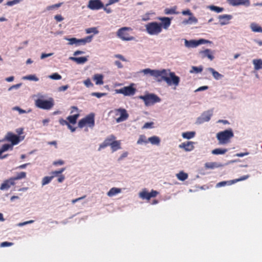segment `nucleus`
Segmentation results:
<instances>
[{"label":"nucleus","mask_w":262,"mask_h":262,"mask_svg":"<svg viewBox=\"0 0 262 262\" xmlns=\"http://www.w3.org/2000/svg\"><path fill=\"white\" fill-rule=\"evenodd\" d=\"M53 54V53H49V54H46V53H42L41 55V59H44L46 57H49L51 56Z\"/></svg>","instance_id":"nucleus-62"},{"label":"nucleus","mask_w":262,"mask_h":262,"mask_svg":"<svg viewBox=\"0 0 262 262\" xmlns=\"http://www.w3.org/2000/svg\"><path fill=\"white\" fill-rule=\"evenodd\" d=\"M58 177L57 181L59 183H62L65 179V177L63 174H60Z\"/></svg>","instance_id":"nucleus-58"},{"label":"nucleus","mask_w":262,"mask_h":262,"mask_svg":"<svg viewBox=\"0 0 262 262\" xmlns=\"http://www.w3.org/2000/svg\"><path fill=\"white\" fill-rule=\"evenodd\" d=\"M6 138L8 141L11 142L12 145L17 144L20 141L19 137L12 133H8L7 135Z\"/></svg>","instance_id":"nucleus-19"},{"label":"nucleus","mask_w":262,"mask_h":262,"mask_svg":"<svg viewBox=\"0 0 262 262\" xmlns=\"http://www.w3.org/2000/svg\"><path fill=\"white\" fill-rule=\"evenodd\" d=\"M95 125L94 114L91 113L85 118L79 120L78 122V126L83 128L84 126L88 125L90 127H93Z\"/></svg>","instance_id":"nucleus-8"},{"label":"nucleus","mask_w":262,"mask_h":262,"mask_svg":"<svg viewBox=\"0 0 262 262\" xmlns=\"http://www.w3.org/2000/svg\"><path fill=\"white\" fill-rule=\"evenodd\" d=\"M68 88H69V86L68 85L61 86L58 88V90L59 91H64L67 90Z\"/></svg>","instance_id":"nucleus-61"},{"label":"nucleus","mask_w":262,"mask_h":262,"mask_svg":"<svg viewBox=\"0 0 262 262\" xmlns=\"http://www.w3.org/2000/svg\"><path fill=\"white\" fill-rule=\"evenodd\" d=\"M33 222H34L33 220H30V221L24 222H23V223H19L18 224V226L21 227V226L26 225L27 224H29L33 223Z\"/></svg>","instance_id":"nucleus-53"},{"label":"nucleus","mask_w":262,"mask_h":262,"mask_svg":"<svg viewBox=\"0 0 262 262\" xmlns=\"http://www.w3.org/2000/svg\"><path fill=\"white\" fill-rule=\"evenodd\" d=\"M23 78L24 79L33 80L35 81H37L39 80V79L35 75H27L25 76Z\"/></svg>","instance_id":"nucleus-42"},{"label":"nucleus","mask_w":262,"mask_h":262,"mask_svg":"<svg viewBox=\"0 0 262 262\" xmlns=\"http://www.w3.org/2000/svg\"><path fill=\"white\" fill-rule=\"evenodd\" d=\"M227 2L230 5L232 6L244 5L248 7L250 5L249 0H227Z\"/></svg>","instance_id":"nucleus-16"},{"label":"nucleus","mask_w":262,"mask_h":262,"mask_svg":"<svg viewBox=\"0 0 262 262\" xmlns=\"http://www.w3.org/2000/svg\"><path fill=\"white\" fill-rule=\"evenodd\" d=\"M234 136V134L231 129H228L222 132H220L216 134V138L220 145L226 144L230 142V139Z\"/></svg>","instance_id":"nucleus-3"},{"label":"nucleus","mask_w":262,"mask_h":262,"mask_svg":"<svg viewBox=\"0 0 262 262\" xmlns=\"http://www.w3.org/2000/svg\"><path fill=\"white\" fill-rule=\"evenodd\" d=\"M13 110L17 111L20 114L27 113V112L25 110L21 109L18 106L14 107L13 108Z\"/></svg>","instance_id":"nucleus-52"},{"label":"nucleus","mask_w":262,"mask_h":262,"mask_svg":"<svg viewBox=\"0 0 262 262\" xmlns=\"http://www.w3.org/2000/svg\"><path fill=\"white\" fill-rule=\"evenodd\" d=\"M115 139H116V137L113 135H111L110 136H108V137H107L104 140L103 142L100 145L99 148V150H100L101 149L104 148L108 146H111V144H112V143L114 141V140Z\"/></svg>","instance_id":"nucleus-17"},{"label":"nucleus","mask_w":262,"mask_h":262,"mask_svg":"<svg viewBox=\"0 0 262 262\" xmlns=\"http://www.w3.org/2000/svg\"><path fill=\"white\" fill-rule=\"evenodd\" d=\"M154 124V123L152 122H146L144 124L143 126L142 127V128H148L152 127V125Z\"/></svg>","instance_id":"nucleus-51"},{"label":"nucleus","mask_w":262,"mask_h":262,"mask_svg":"<svg viewBox=\"0 0 262 262\" xmlns=\"http://www.w3.org/2000/svg\"><path fill=\"white\" fill-rule=\"evenodd\" d=\"M209 8L211 10L215 11L217 13L222 12L224 10V8H223L219 7L213 6V5L210 6L209 7Z\"/></svg>","instance_id":"nucleus-40"},{"label":"nucleus","mask_w":262,"mask_h":262,"mask_svg":"<svg viewBox=\"0 0 262 262\" xmlns=\"http://www.w3.org/2000/svg\"><path fill=\"white\" fill-rule=\"evenodd\" d=\"M111 148L113 152H114L121 148V143L120 141L114 140L111 145Z\"/></svg>","instance_id":"nucleus-26"},{"label":"nucleus","mask_w":262,"mask_h":262,"mask_svg":"<svg viewBox=\"0 0 262 262\" xmlns=\"http://www.w3.org/2000/svg\"><path fill=\"white\" fill-rule=\"evenodd\" d=\"M194 132H187L185 133H183L182 135L183 138L190 139L193 138L195 136Z\"/></svg>","instance_id":"nucleus-32"},{"label":"nucleus","mask_w":262,"mask_h":262,"mask_svg":"<svg viewBox=\"0 0 262 262\" xmlns=\"http://www.w3.org/2000/svg\"><path fill=\"white\" fill-rule=\"evenodd\" d=\"M21 85V83H19V84H15V85H13L12 86H11L9 89V90L10 91L13 89H18L19 88Z\"/></svg>","instance_id":"nucleus-63"},{"label":"nucleus","mask_w":262,"mask_h":262,"mask_svg":"<svg viewBox=\"0 0 262 262\" xmlns=\"http://www.w3.org/2000/svg\"><path fill=\"white\" fill-rule=\"evenodd\" d=\"M9 149H13V145L8 144H4L2 148L0 149V155H2L4 152L9 150Z\"/></svg>","instance_id":"nucleus-37"},{"label":"nucleus","mask_w":262,"mask_h":262,"mask_svg":"<svg viewBox=\"0 0 262 262\" xmlns=\"http://www.w3.org/2000/svg\"><path fill=\"white\" fill-rule=\"evenodd\" d=\"M19 2H20L19 0H13L11 1H8L6 3V5H7L8 6H13L15 4L19 3Z\"/></svg>","instance_id":"nucleus-48"},{"label":"nucleus","mask_w":262,"mask_h":262,"mask_svg":"<svg viewBox=\"0 0 262 262\" xmlns=\"http://www.w3.org/2000/svg\"><path fill=\"white\" fill-rule=\"evenodd\" d=\"M203 58L208 57L210 60H212L214 59V56L212 54L211 51L209 49H206L200 52Z\"/></svg>","instance_id":"nucleus-23"},{"label":"nucleus","mask_w":262,"mask_h":262,"mask_svg":"<svg viewBox=\"0 0 262 262\" xmlns=\"http://www.w3.org/2000/svg\"><path fill=\"white\" fill-rule=\"evenodd\" d=\"M26 177V172L22 171L17 174L15 177H12L13 181L15 182L16 180L24 179Z\"/></svg>","instance_id":"nucleus-33"},{"label":"nucleus","mask_w":262,"mask_h":262,"mask_svg":"<svg viewBox=\"0 0 262 262\" xmlns=\"http://www.w3.org/2000/svg\"><path fill=\"white\" fill-rule=\"evenodd\" d=\"M139 98L143 100L146 106L153 105L161 101V99L154 94H148L144 96H140Z\"/></svg>","instance_id":"nucleus-5"},{"label":"nucleus","mask_w":262,"mask_h":262,"mask_svg":"<svg viewBox=\"0 0 262 262\" xmlns=\"http://www.w3.org/2000/svg\"><path fill=\"white\" fill-rule=\"evenodd\" d=\"M150 142L152 145H159L160 142V138L157 136H152L148 139V142Z\"/></svg>","instance_id":"nucleus-30"},{"label":"nucleus","mask_w":262,"mask_h":262,"mask_svg":"<svg viewBox=\"0 0 262 262\" xmlns=\"http://www.w3.org/2000/svg\"><path fill=\"white\" fill-rule=\"evenodd\" d=\"M250 28L251 30L254 32L262 33V28L255 23H252L251 24Z\"/></svg>","instance_id":"nucleus-27"},{"label":"nucleus","mask_w":262,"mask_h":262,"mask_svg":"<svg viewBox=\"0 0 262 262\" xmlns=\"http://www.w3.org/2000/svg\"><path fill=\"white\" fill-rule=\"evenodd\" d=\"M54 18L57 21H61L63 20V17L61 15H56L54 16Z\"/></svg>","instance_id":"nucleus-56"},{"label":"nucleus","mask_w":262,"mask_h":262,"mask_svg":"<svg viewBox=\"0 0 262 262\" xmlns=\"http://www.w3.org/2000/svg\"><path fill=\"white\" fill-rule=\"evenodd\" d=\"M133 29L130 27H124L119 29L117 32V36L124 41H130L135 40V37L130 35L129 32Z\"/></svg>","instance_id":"nucleus-4"},{"label":"nucleus","mask_w":262,"mask_h":262,"mask_svg":"<svg viewBox=\"0 0 262 262\" xmlns=\"http://www.w3.org/2000/svg\"><path fill=\"white\" fill-rule=\"evenodd\" d=\"M216 163L215 162H208L205 163V166L206 168L213 169L216 167Z\"/></svg>","instance_id":"nucleus-44"},{"label":"nucleus","mask_w":262,"mask_h":262,"mask_svg":"<svg viewBox=\"0 0 262 262\" xmlns=\"http://www.w3.org/2000/svg\"><path fill=\"white\" fill-rule=\"evenodd\" d=\"M70 59L78 64H83L88 61V58L86 57H71Z\"/></svg>","instance_id":"nucleus-24"},{"label":"nucleus","mask_w":262,"mask_h":262,"mask_svg":"<svg viewBox=\"0 0 262 262\" xmlns=\"http://www.w3.org/2000/svg\"><path fill=\"white\" fill-rule=\"evenodd\" d=\"M161 23L156 21L149 23L145 25L146 32L151 35H157L162 31V28L167 30L171 25L172 18L168 17H159Z\"/></svg>","instance_id":"nucleus-2"},{"label":"nucleus","mask_w":262,"mask_h":262,"mask_svg":"<svg viewBox=\"0 0 262 262\" xmlns=\"http://www.w3.org/2000/svg\"><path fill=\"white\" fill-rule=\"evenodd\" d=\"M52 179L53 177H45L44 178H43L41 181L42 185H45L49 184L52 181Z\"/></svg>","instance_id":"nucleus-41"},{"label":"nucleus","mask_w":262,"mask_h":262,"mask_svg":"<svg viewBox=\"0 0 262 262\" xmlns=\"http://www.w3.org/2000/svg\"><path fill=\"white\" fill-rule=\"evenodd\" d=\"M115 64L118 68H122L123 67L122 64L119 61H116Z\"/></svg>","instance_id":"nucleus-64"},{"label":"nucleus","mask_w":262,"mask_h":262,"mask_svg":"<svg viewBox=\"0 0 262 262\" xmlns=\"http://www.w3.org/2000/svg\"><path fill=\"white\" fill-rule=\"evenodd\" d=\"M249 177V175L244 176L241 177V178L238 179H235L234 180H230V181H222L216 184L217 187H221L223 186H225L226 185H232L235 183H237L239 181H244L246 179H247Z\"/></svg>","instance_id":"nucleus-11"},{"label":"nucleus","mask_w":262,"mask_h":262,"mask_svg":"<svg viewBox=\"0 0 262 262\" xmlns=\"http://www.w3.org/2000/svg\"><path fill=\"white\" fill-rule=\"evenodd\" d=\"M203 71V68L201 66V67H194V66H193L192 67V69L190 70V73H201L202 71Z\"/></svg>","instance_id":"nucleus-43"},{"label":"nucleus","mask_w":262,"mask_h":262,"mask_svg":"<svg viewBox=\"0 0 262 262\" xmlns=\"http://www.w3.org/2000/svg\"><path fill=\"white\" fill-rule=\"evenodd\" d=\"M159 192L154 190H152L151 192H148L146 189H144L142 191L139 193V196L143 199H146L149 200L151 198L156 197Z\"/></svg>","instance_id":"nucleus-13"},{"label":"nucleus","mask_w":262,"mask_h":262,"mask_svg":"<svg viewBox=\"0 0 262 262\" xmlns=\"http://www.w3.org/2000/svg\"><path fill=\"white\" fill-rule=\"evenodd\" d=\"M64 162L63 160H57V161H55L53 162V165H62L63 164H64Z\"/></svg>","instance_id":"nucleus-54"},{"label":"nucleus","mask_w":262,"mask_h":262,"mask_svg":"<svg viewBox=\"0 0 262 262\" xmlns=\"http://www.w3.org/2000/svg\"><path fill=\"white\" fill-rule=\"evenodd\" d=\"M115 57L119 58V59H120L122 61H126V59H125V58L121 54H116L115 55Z\"/></svg>","instance_id":"nucleus-60"},{"label":"nucleus","mask_w":262,"mask_h":262,"mask_svg":"<svg viewBox=\"0 0 262 262\" xmlns=\"http://www.w3.org/2000/svg\"><path fill=\"white\" fill-rule=\"evenodd\" d=\"M193 144L194 142L192 141H187L180 144L179 145V147L184 149L186 151H190L192 150L194 148Z\"/></svg>","instance_id":"nucleus-20"},{"label":"nucleus","mask_w":262,"mask_h":262,"mask_svg":"<svg viewBox=\"0 0 262 262\" xmlns=\"http://www.w3.org/2000/svg\"><path fill=\"white\" fill-rule=\"evenodd\" d=\"M86 33L88 34H90L91 33H93L94 34H97L98 33V31L97 30L96 28L93 27V28H89L86 29L85 30Z\"/></svg>","instance_id":"nucleus-46"},{"label":"nucleus","mask_w":262,"mask_h":262,"mask_svg":"<svg viewBox=\"0 0 262 262\" xmlns=\"http://www.w3.org/2000/svg\"><path fill=\"white\" fill-rule=\"evenodd\" d=\"M15 184V183L13 181V179L10 178L4 181L0 187V189L2 190H7L10 188L11 186H13Z\"/></svg>","instance_id":"nucleus-22"},{"label":"nucleus","mask_w":262,"mask_h":262,"mask_svg":"<svg viewBox=\"0 0 262 262\" xmlns=\"http://www.w3.org/2000/svg\"><path fill=\"white\" fill-rule=\"evenodd\" d=\"M61 4H62V3H58V4H56L55 5H53L50 6L49 7L48 9H52L58 8L61 5Z\"/></svg>","instance_id":"nucleus-59"},{"label":"nucleus","mask_w":262,"mask_h":262,"mask_svg":"<svg viewBox=\"0 0 262 262\" xmlns=\"http://www.w3.org/2000/svg\"><path fill=\"white\" fill-rule=\"evenodd\" d=\"M207 42V40L204 39H201L198 40H187V39H185V46L187 48H194L200 45L205 43Z\"/></svg>","instance_id":"nucleus-14"},{"label":"nucleus","mask_w":262,"mask_h":262,"mask_svg":"<svg viewBox=\"0 0 262 262\" xmlns=\"http://www.w3.org/2000/svg\"><path fill=\"white\" fill-rule=\"evenodd\" d=\"M104 5L101 0H90L88 7L91 10H99L103 8Z\"/></svg>","instance_id":"nucleus-12"},{"label":"nucleus","mask_w":262,"mask_h":262,"mask_svg":"<svg viewBox=\"0 0 262 262\" xmlns=\"http://www.w3.org/2000/svg\"><path fill=\"white\" fill-rule=\"evenodd\" d=\"M78 116V114L69 116L67 117V120L69 121L70 123L72 124H75Z\"/></svg>","instance_id":"nucleus-38"},{"label":"nucleus","mask_w":262,"mask_h":262,"mask_svg":"<svg viewBox=\"0 0 262 262\" xmlns=\"http://www.w3.org/2000/svg\"><path fill=\"white\" fill-rule=\"evenodd\" d=\"M121 192V189L120 188L113 187L107 193V195L110 197H112L118 193H119Z\"/></svg>","instance_id":"nucleus-25"},{"label":"nucleus","mask_w":262,"mask_h":262,"mask_svg":"<svg viewBox=\"0 0 262 262\" xmlns=\"http://www.w3.org/2000/svg\"><path fill=\"white\" fill-rule=\"evenodd\" d=\"M92 36H89L84 38L77 39L73 37L67 39L69 41L68 44L69 45H75L76 46H79L81 45H84L87 42H90L92 40Z\"/></svg>","instance_id":"nucleus-9"},{"label":"nucleus","mask_w":262,"mask_h":262,"mask_svg":"<svg viewBox=\"0 0 262 262\" xmlns=\"http://www.w3.org/2000/svg\"><path fill=\"white\" fill-rule=\"evenodd\" d=\"M208 71L212 73L213 77L216 80H219L223 77L222 75L220 74L218 72L215 71L214 69L212 68H209L208 69Z\"/></svg>","instance_id":"nucleus-29"},{"label":"nucleus","mask_w":262,"mask_h":262,"mask_svg":"<svg viewBox=\"0 0 262 262\" xmlns=\"http://www.w3.org/2000/svg\"><path fill=\"white\" fill-rule=\"evenodd\" d=\"M51 177H53V179L54 177H57V176H59L60 174L59 173L58 170H55V171H52L51 172Z\"/></svg>","instance_id":"nucleus-55"},{"label":"nucleus","mask_w":262,"mask_h":262,"mask_svg":"<svg viewBox=\"0 0 262 262\" xmlns=\"http://www.w3.org/2000/svg\"><path fill=\"white\" fill-rule=\"evenodd\" d=\"M252 62L255 70H258L262 69V59H254Z\"/></svg>","instance_id":"nucleus-28"},{"label":"nucleus","mask_w":262,"mask_h":262,"mask_svg":"<svg viewBox=\"0 0 262 262\" xmlns=\"http://www.w3.org/2000/svg\"><path fill=\"white\" fill-rule=\"evenodd\" d=\"M176 7H173L171 8H166L164 10V13L167 15L178 14V12H176Z\"/></svg>","instance_id":"nucleus-35"},{"label":"nucleus","mask_w":262,"mask_h":262,"mask_svg":"<svg viewBox=\"0 0 262 262\" xmlns=\"http://www.w3.org/2000/svg\"><path fill=\"white\" fill-rule=\"evenodd\" d=\"M59 122L61 125H68V124H69V123L66 120H64L63 118H60L59 120Z\"/></svg>","instance_id":"nucleus-57"},{"label":"nucleus","mask_w":262,"mask_h":262,"mask_svg":"<svg viewBox=\"0 0 262 262\" xmlns=\"http://www.w3.org/2000/svg\"><path fill=\"white\" fill-rule=\"evenodd\" d=\"M227 151V149L215 148L212 150L211 152L213 155H223Z\"/></svg>","instance_id":"nucleus-34"},{"label":"nucleus","mask_w":262,"mask_h":262,"mask_svg":"<svg viewBox=\"0 0 262 262\" xmlns=\"http://www.w3.org/2000/svg\"><path fill=\"white\" fill-rule=\"evenodd\" d=\"M148 140H146V136L144 135H141L139 136V139L137 141V143L138 144H142L143 143H147Z\"/></svg>","instance_id":"nucleus-39"},{"label":"nucleus","mask_w":262,"mask_h":262,"mask_svg":"<svg viewBox=\"0 0 262 262\" xmlns=\"http://www.w3.org/2000/svg\"><path fill=\"white\" fill-rule=\"evenodd\" d=\"M177 178L181 181H185L188 178V174L183 171H181L177 174Z\"/></svg>","instance_id":"nucleus-36"},{"label":"nucleus","mask_w":262,"mask_h":262,"mask_svg":"<svg viewBox=\"0 0 262 262\" xmlns=\"http://www.w3.org/2000/svg\"><path fill=\"white\" fill-rule=\"evenodd\" d=\"M142 72L145 75L149 74L153 76L159 82L165 81L169 85L173 84L178 86L180 81L179 77L176 76L174 72H170L169 70H151L147 68Z\"/></svg>","instance_id":"nucleus-1"},{"label":"nucleus","mask_w":262,"mask_h":262,"mask_svg":"<svg viewBox=\"0 0 262 262\" xmlns=\"http://www.w3.org/2000/svg\"><path fill=\"white\" fill-rule=\"evenodd\" d=\"M13 243L4 242L1 244V247H5L11 246L13 245Z\"/></svg>","instance_id":"nucleus-50"},{"label":"nucleus","mask_w":262,"mask_h":262,"mask_svg":"<svg viewBox=\"0 0 262 262\" xmlns=\"http://www.w3.org/2000/svg\"><path fill=\"white\" fill-rule=\"evenodd\" d=\"M94 79L96 81V84L101 85L103 84V76L100 74H96L94 76Z\"/></svg>","instance_id":"nucleus-31"},{"label":"nucleus","mask_w":262,"mask_h":262,"mask_svg":"<svg viewBox=\"0 0 262 262\" xmlns=\"http://www.w3.org/2000/svg\"><path fill=\"white\" fill-rule=\"evenodd\" d=\"M36 106L40 108L43 110H50L54 105L53 98H50L49 100H43L37 99L35 100Z\"/></svg>","instance_id":"nucleus-6"},{"label":"nucleus","mask_w":262,"mask_h":262,"mask_svg":"<svg viewBox=\"0 0 262 262\" xmlns=\"http://www.w3.org/2000/svg\"><path fill=\"white\" fill-rule=\"evenodd\" d=\"M112 112L115 114V119L117 123L125 121L129 116L126 110L124 108L115 109Z\"/></svg>","instance_id":"nucleus-7"},{"label":"nucleus","mask_w":262,"mask_h":262,"mask_svg":"<svg viewBox=\"0 0 262 262\" xmlns=\"http://www.w3.org/2000/svg\"><path fill=\"white\" fill-rule=\"evenodd\" d=\"M136 89L132 85L124 86L121 89L116 90L117 93L122 94L125 96L134 95L136 92Z\"/></svg>","instance_id":"nucleus-10"},{"label":"nucleus","mask_w":262,"mask_h":262,"mask_svg":"<svg viewBox=\"0 0 262 262\" xmlns=\"http://www.w3.org/2000/svg\"><path fill=\"white\" fill-rule=\"evenodd\" d=\"M49 78L54 80H59L61 79V76L57 73H55L50 75Z\"/></svg>","instance_id":"nucleus-45"},{"label":"nucleus","mask_w":262,"mask_h":262,"mask_svg":"<svg viewBox=\"0 0 262 262\" xmlns=\"http://www.w3.org/2000/svg\"><path fill=\"white\" fill-rule=\"evenodd\" d=\"M212 115V112L208 111L204 112L201 117H199L197 119V122L199 124H202L205 122L209 121Z\"/></svg>","instance_id":"nucleus-15"},{"label":"nucleus","mask_w":262,"mask_h":262,"mask_svg":"<svg viewBox=\"0 0 262 262\" xmlns=\"http://www.w3.org/2000/svg\"><path fill=\"white\" fill-rule=\"evenodd\" d=\"M83 83L85 84V85L88 88L92 87L93 86V84L92 83L90 79L89 78H88L87 79L84 80Z\"/></svg>","instance_id":"nucleus-47"},{"label":"nucleus","mask_w":262,"mask_h":262,"mask_svg":"<svg viewBox=\"0 0 262 262\" xmlns=\"http://www.w3.org/2000/svg\"><path fill=\"white\" fill-rule=\"evenodd\" d=\"M232 18V16L229 14H223L219 16L220 24L221 26L227 25Z\"/></svg>","instance_id":"nucleus-21"},{"label":"nucleus","mask_w":262,"mask_h":262,"mask_svg":"<svg viewBox=\"0 0 262 262\" xmlns=\"http://www.w3.org/2000/svg\"><path fill=\"white\" fill-rule=\"evenodd\" d=\"M105 95H106V93H97V92L93 93L92 94V96H96L97 98H101V97L104 96Z\"/></svg>","instance_id":"nucleus-49"},{"label":"nucleus","mask_w":262,"mask_h":262,"mask_svg":"<svg viewBox=\"0 0 262 262\" xmlns=\"http://www.w3.org/2000/svg\"><path fill=\"white\" fill-rule=\"evenodd\" d=\"M182 13L184 15H188L190 16L188 19L183 21V23L184 24H191L192 23H197V19L195 17L192 16V13L189 10H184L182 12Z\"/></svg>","instance_id":"nucleus-18"}]
</instances>
